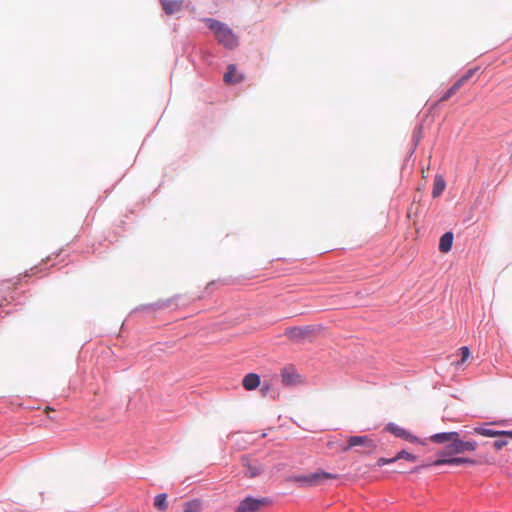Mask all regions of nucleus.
<instances>
[{
  "label": "nucleus",
  "mask_w": 512,
  "mask_h": 512,
  "mask_svg": "<svg viewBox=\"0 0 512 512\" xmlns=\"http://www.w3.org/2000/svg\"><path fill=\"white\" fill-rule=\"evenodd\" d=\"M207 26L214 32L217 41L226 48L233 49L238 45V39L233 31L216 19H206Z\"/></svg>",
  "instance_id": "obj_1"
},
{
  "label": "nucleus",
  "mask_w": 512,
  "mask_h": 512,
  "mask_svg": "<svg viewBox=\"0 0 512 512\" xmlns=\"http://www.w3.org/2000/svg\"><path fill=\"white\" fill-rule=\"evenodd\" d=\"M361 446L366 448L368 451H372L376 448V444L369 436H350L347 442L337 443L338 450L341 452H347L353 447Z\"/></svg>",
  "instance_id": "obj_2"
},
{
  "label": "nucleus",
  "mask_w": 512,
  "mask_h": 512,
  "mask_svg": "<svg viewBox=\"0 0 512 512\" xmlns=\"http://www.w3.org/2000/svg\"><path fill=\"white\" fill-rule=\"evenodd\" d=\"M315 329L313 326L289 327L285 330L284 335L292 342L300 343L309 339Z\"/></svg>",
  "instance_id": "obj_3"
},
{
  "label": "nucleus",
  "mask_w": 512,
  "mask_h": 512,
  "mask_svg": "<svg viewBox=\"0 0 512 512\" xmlns=\"http://www.w3.org/2000/svg\"><path fill=\"white\" fill-rule=\"evenodd\" d=\"M337 476L324 471H316L297 478L305 486H316L323 483L327 479H335Z\"/></svg>",
  "instance_id": "obj_4"
},
{
  "label": "nucleus",
  "mask_w": 512,
  "mask_h": 512,
  "mask_svg": "<svg viewBox=\"0 0 512 512\" xmlns=\"http://www.w3.org/2000/svg\"><path fill=\"white\" fill-rule=\"evenodd\" d=\"M477 443L473 441H462L459 436L455 437L451 444L447 445L446 452L443 454L452 455L460 454L465 451H474Z\"/></svg>",
  "instance_id": "obj_5"
},
{
  "label": "nucleus",
  "mask_w": 512,
  "mask_h": 512,
  "mask_svg": "<svg viewBox=\"0 0 512 512\" xmlns=\"http://www.w3.org/2000/svg\"><path fill=\"white\" fill-rule=\"evenodd\" d=\"M268 503L265 498L246 497L236 508V512H259Z\"/></svg>",
  "instance_id": "obj_6"
},
{
  "label": "nucleus",
  "mask_w": 512,
  "mask_h": 512,
  "mask_svg": "<svg viewBox=\"0 0 512 512\" xmlns=\"http://www.w3.org/2000/svg\"><path fill=\"white\" fill-rule=\"evenodd\" d=\"M242 466L245 468L244 474L246 477L254 478L260 475L263 471L262 465L255 459L248 456L241 458Z\"/></svg>",
  "instance_id": "obj_7"
},
{
  "label": "nucleus",
  "mask_w": 512,
  "mask_h": 512,
  "mask_svg": "<svg viewBox=\"0 0 512 512\" xmlns=\"http://www.w3.org/2000/svg\"><path fill=\"white\" fill-rule=\"evenodd\" d=\"M281 381L286 386H295L302 383V378L294 366H286L281 370Z\"/></svg>",
  "instance_id": "obj_8"
},
{
  "label": "nucleus",
  "mask_w": 512,
  "mask_h": 512,
  "mask_svg": "<svg viewBox=\"0 0 512 512\" xmlns=\"http://www.w3.org/2000/svg\"><path fill=\"white\" fill-rule=\"evenodd\" d=\"M472 464V465H475V464H482V463H487V464H493L492 461L490 460H483V461H475V460H472V459H469V458H462V457H454V458H447V459H438L436 460L433 464L435 466H440V465H444V464H448V465H460V464Z\"/></svg>",
  "instance_id": "obj_9"
},
{
  "label": "nucleus",
  "mask_w": 512,
  "mask_h": 512,
  "mask_svg": "<svg viewBox=\"0 0 512 512\" xmlns=\"http://www.w3.org/2000/svg\"><path fill=\"white\" fill-rule=\"evenodd\" d=\"M386 430L391 432L394 436L404 439L408 442H411V443L419 442V439L416 436L412 435L410 432H408L407 430H405L402 427L397 426L394 423H389L386 426Z\"/></svg>",
  "instance_id": "obj_10"
},
{
  "label": "nucleus",
  "mask_w": 512,
  "mask_h": 512,
  "mask_svg": "<svg viewBox=\"0 0 512 512\" xmlns=\"http://www.w3.org/2000/svg\"><path fill=\"white\" fill-rule=\"evenodd\" d=\"M245 77L242 73H238L236 66L230 64L227 67V72L224 74V81L227 84H238L244 81Z\"/></svg>",
  "instance_id": "obj_11"
},
{
  "label": "nucleus",
  "mask_w": 512,
  "mask_h": 512,
  "mask_svg": "<svg viewBox=\"0 0 512 512\" xmlns=\"http://www.w3.org/2000/svg\"><path fill=\"white\" fill-rule=\"evenodd\" d=\"M458 432H443V433H437L432 436H430V441L437 444H444L448 443L451 444L455 437H458Z\"/></svg>",
  "instance_id": "obj_12"
},
{
  "label": "nucleus",
  "mask_w": 512,
  "mask_h": 512,
  "mask_svg": "<svg viewBox=\"0 0 512 512\" xmlns=\"http://www.w3.org/2000/svg\"><path fill=\"white\" fill-rule=\"evenodd\" d=\"M474 433L485 436V437H501L507 436L512 439V431H497L483 427L474 428Z\"/></svg>",
  "instance_id": "obj_13"
},
{
  "label": "nucleus",
  "mask_w": 512,
  "mask_h": 512,
  "mask_svg": "<svg viewBox=\"0 0 512 512\" xmlns=\"http://www.w3.org/2000/svg\"><path fill=\"white\" fill-rule=\"evenodd\" d=\"M243 387L250 391L256 389L260 385V377L256 373L247 374L242 381Z\"/></svg>",
  "instance_id": "obj_14"
},
{
  "label": "nucleus",
  "mask_w": 512,
  "mask_h": 512,
  "mask_svg": "<svg viewBox=\"0 0 512 512\" xmlns=\"http://www.w3.org/2000/svg\"><path fill=\"white\" fill-rule=\"evenodd\" d=\"M164 11L171 15L182 9V1L180 0H161Z\"/></svg>",
  "instance_id": "obj_15"
},
{
  "label": "nucleus",
  "mask_w": 512,
  "mask_h": 512,
  "mask_svg": "<svg viewBox=\"0 0 512 512\" xmlns=\"http://www.w3.org/2000/svg\"><path fill=\"white\" fill-rule=\"evenodd\" d=\"M453 243V233L452 232H446L444 233L439 241V250L442 253H448L452 248Z\"/></svg>",
  "instance_id": "obj_16"
},
{
  "label": "nucleus",
  "mask_w": 512,
  "mask_h": 512,
  "mask_svg": "<svg viewBox=\"0 0 512 512\" xmlns=\"http://www.w3.org/2000/svg\"><path fill=\"white\" fill-rule=\"evenodd\" d=\"M445 187H446V183H445V180L443 179V177L440 175H436L435 179H434L432 196L434 198L439 197L443 193Z\"/></svg>",
  "instance_id": "obj_17"
},
{
  "label": "nucleus",
  "mask_w": 512,
  "mask_h": 512,
  "mask_svg": "<svg viewBox=\"0 0 512 512\" xmlns=\"http://www.w3.org/2000/svg\"><path fill=\"white\" fill-rule=\"evenodd\" d=\"M474 70H468L461 78H459L449 89L456 94L457 91L473 76Z\"/></svg>",
  "instance_id": "obj_18"
},
{
  "label": "nucleus",
  "mask_w": 512,
  "mask_h": 512,
  "mask_svg": "<svg viewBox=\"0 0 512 512\" xmlns=\"http://www.w3.org/2000/svg\"><path fill=\"white\" fill-rule=\"evenodd\" d=\"M154 506H155L158 510H161V511L166 510V509H167V494H165V493L158 494V495L155 497V500H154Z\"/></svg>",
  "instance_id": "obj_19"
},
{
  "label": "nucleus",
  "mask_w": 512,
  "mask_h": 512,
  "mask_svg": "<svg viewBox=\"0 0 512 512\" xmlns=\"http://www.w3.org/2000/svg\"><path fill=\"white\" fill-rule=\"evenodd\" d=\"M201 502L199 500H193L185 505L184 512H201Z\"/></svg>",
  "instance_id": "obj_20"
},
{
  "label": "nucleus",
  "mask_w": 512,
  "mask_h": 512,
  "mask_svg": "<svg viewBox=\"0 0 512 512\" xmlns=\"http://www.w3.org/2000/svg\"><path fill=\"white\" fill-rule=\"evenodd\" d=\"M395 459H406L410 462H415L416 461V457L411 454V453H408L406 451H400L396 456H395Z\"/></svg>",
  "instance_id": "obj_21"
},
{
  "label": "nucleus",
  "mask_w": 512,
  "mask_h": 512,
  "mask_svg": "<svg viewBox=\"0 0 512 512\" xmlns=\"http://www.w3.org/2000/svg\"><path fill=\"white\" fill-rule=\"evenodd\" d=\"M459 351L461 354V361L457 362V365L464 363L470 357V350L468 347H461Z\"/></svg>",
  "instance_id": "obj_22"
},
{
  "label": "nucleus",
  "mask_w": 512,
  "mask_h": 512,
  "mask_svg": "<svg viewBox=\"0 0 512 512\" xmlns=\"http://www.w3.org/2000/svg\"><path fill=\"white\" fill-rule=\"evenodd\" d=\"M395 461H397V459H395V457H394V458H391V459H387V458H380V459H378V461H377V465L381 467V466H383V465H386V464H389V463H393V462H395Z\"/></svg>",
  "instance_id": "obj_23"
},
{
  "label": "nucleus",
  "mask_w": 512,
  "mask_h": 512,
  "mask_svg": "<svg viewBox=\"0 0 512 512\" xmlns=\"http://www.w3.org/2000/svg\"><path fill=\"white\" fill-rule=\"evenodd\" d=\"M507 445V441L506 440H496L494 443H493V446L496 450H501L504 446Z\"/></svg>",
  "instance_id": "obj_24"
},
{
  "label": "nucleus",
  "mask_w": 512,
  "mask_h": 512,
  "mask_svg": "<svg viewBox=\"0 0 512 512\" xmlns=\"http://www.w3.org/2000/svg\"><path fill=\"white\" fill-rule=\"evenodd\" d=\"M454 94H453V91L448 89L444 95L440 98V101L444 102V101H447L450 97H452Z\"/></svg>",
  "instance_id": "obj_25"
},
{
  "label": "nucleus",
  "mask_w": 512,
  "mask_h": 512,
  "mask_svg": "<svg viewBox=\"0 0 512 512\" xmlns=\"http://www.w3.org/2000/svg\"><path fill=\"white\" fill-rule=\"evenodd\" d=\"M44 411L45 413H49L50 411H53V409L47 406Z\"/></svg>",
  "instance_id": "obj_26"
},
{
  "label": "nucleus",
  "mask_w": 512,
  "mask_h": 512,
  "mask_svg": "<svg viewBox=\"0 0 512 512\" xmlns=\"http://www.w3.org/2000/svg\"><path fill=\"white\" fill-rule=\"evenodd\" d=\"M333 444H334L333 442H328L329 447H332Z\"/></svg>",
  "instance_id": "obj_27"
}]
</instances>
